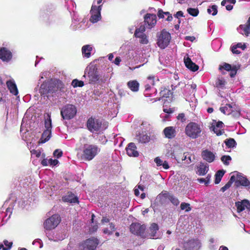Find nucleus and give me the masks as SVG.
Instances as JSON below:
<instances>
[{"mask_svg":"<svg viewBox=\"0 0 250 250\" xmlns=\"http://www.w3.org/2000/svg\"><path fill=\"white\" fill-rule=\"evenodd\" d=\"M62 199L64 202L70 203H78V198L72 193H69L67 195L63 197Z\"/></svg>","mask_w":250,"mask_h":250,"instance_id":"27","label":"nucleus"},{"mask_svg":"<svg viewBox=\"0 0 250 250\" xmlns=\"http://www.w3.org/2000/svg\"><path fill=\"white\" fill-rule=\"evenodd\" d=\"M58 90V87L53 82L43 83L40 87V92L42 95L47 97L53 96V94Z\"/></svg>","mask_w":250,"mask_h":250,"instance_id":"1","label":"nucleus"},{"mask_svg":"<svg viewBox=\"0 0 250 250\" xmlns=\"http://www.w3.org/2000/svg\"><path fill=\"white\" fill-rule=\"evenodd\" d=\"M184 61L185 65L189 69L194 72L197 71L198 69V66L195 63L193 62L188 55L187 57H184Z\"/></svg>","mask_w":250,"mask_h":250,"instance_id":"22","label":"nucleus"},{"mask_svg":"<svg viewBox=\"0 0 250 250\" xmlns=\"http://www.w3.org/2000/svg\"><path fill=\"white\" fill-rule=\"evenodd\" d=\"M232 109H235V104H227L225 106L221 107L220 110L225 114L229 115L232 112Z\"/></svg>","mask_w":250,"mask_h":250,"instance_id":"25","label":"nucleus"},{"mask_svg":"<svg viewBox=\"0 0 250 250\" xmlns=\"http://www.w3.org/2000/svg\"><path fill=\"white\" fill-rule=\"evenodd\" d=\"M100 150V148L96 145L85 144L84 145L83 152L85 156H96Z\"/></svg>","mask_w":250,"mask_h":250,"instance_id":"9","label":"nucleus"},{"mask_svg":"<svg viewBox=\"0 0 250 250\" xmlns=\"http://www.w3.org/2000/svg\"><path fill=\"white\" fill-rule=\"evenodd\" d=\"M121 62V59L120 57H117L115 58L113 62L115 64L119 65Z\"/></svg>","mask_w":250,"mask_h":250,"instance_id":"62","label":"nucleus"},{"mask_svg":"<svg viewBox=\"0 0 250 250\" xmlns=\"http://www.w3.org/2000/svg\"><path fill=\"white\" fill-rule=\"evenodd\" d=\"M157 45L161 49L165 48L169 44L171 40L170 34L166 30H163L157 36Z\"/></svg>","mask_w":250,"mask_h":250,"instance_id":"6","label":"nucleus"},{"mask_svg":"<svg viewBox=\"0 0 250 250\" xmlns=\"http://www.w3.org/2000/svg\"><path fill=\"white\" fill-rule=\"evenodd\" d=\"M126 151L128 156H138L139 155L137 147L133 143H130L128 145L127 147H126Z\"/></svg>","mask_w":250,"mask_h":250,"instance_id":"21","label":"nucleus"},{"mask_svg":"<svg viewBox=\"0 0 250 250\" xmlns=\"http://www.w3.org/2000/svg\"><path fill=\"white\" fill-rule=\"evenodd\" d=\"M176 161L178 163L182 164L183 165L189 164L191 162H194V158L193 159L191 157H176Z\"/></svg>","mask_w":250,"mask_h":250,"instance_id":"28","label":"nucleus"},{"mask_svg":"<svg viewBox=\"0 0 250 250\" xmlns=\"http://www.w3.org/2000/svg\"><path fill=\"white\" fill-rule=\"evenodd\" d=\"M6 85L11 93L15 96L18 94V90L15 82L13 80L7 81L6 82Z\"/></svg>","mask_w":250,"mask_h":250,"instance_id":"24","label":"nucleus"},{"mask_svg":"<svg viewBox=\"0 0 250 250\" xmlns=\"http://www.w3.org/2000/svg\"><path fill=\"white\" fill-rule=\"evenodd\" d=\"M102 5L96 6L93 4L90 10L91 17L90 21L92 23H96L101 19V11Z\"/></svg>","mask_w":250,"mask_h":250,"instance_id":"10","label":"nucleus"},{"mask_svg":"<svg viewBox=\"0 0 250 250\" xmlns=\"http://www.w3.org/2000/svg\"><path fill=\"white\" fill-rule=\"evenodd\" d=\"M101 126L102 121L99 119L90 118L87 121V128L91 132L99 130Z\"/></svg>","mask_w":250,"mask_h":250,"instance_id":"11","label":"nucleus"},{"mask_svg":"<svg viewBox=\"0 0 250 250\" xmlns=\"http://www.w3.org/2000/svg\"><path fill=\"white\" fill-rule=\"evenodd\" d=\"M202 156H214V155L211 151L205 150L202 153Z\"/></svg>","mask_w":250,"mask_h":250,"instance_id":"50","label":"nucleus"},{"mask_svg":"<svg viewBox=\"0 0 250 250\" xmlns=\"http://www.w3.org/2000/svg\"><path fill=\"white\" fill-rule=\"evenodd\" d=\"M99 244L98 240L95 238L87 239L83 244V250H94Z\"/></svg>","mask_w":250,"mask_h":250,"instance_id":"13","label":"nucleus"},{"mask_svg":"<svg viewBox=\"0 0 250 250\" xmlns=\"http://www.w3.org/2000/svg\"><path fill=\"white\" fill-rule=\"evenodd\" d=\"M156 21V16L155 14H147L145 17V22L148 24V28H151Z\"/></svg>","mask_w":250,"mask_h":250,"instance_id":"19","label":"nucleus"},{"mask_svg":"<svg viewBox=\"0 0 250 250\" xmlns=\"http://www.w3.org/2000/svg\"><path fill=\"white\" fill-rule=\"evenodd\" d=\"M167 199L169 200L175 206L178 205L180 203L179 200L177 198L173 196L172 195L170 194L167 191L162 192L158 195L157 198V199L159 200L162 202H165L166 200Z\"/></svg>","mask_w":250,"mask_h":250,"instance_id":"12","label":"nucleus"},{"mask_svg":"<svg viewBox=\"0 0 250 250\" xmlns=\"http://www.w3.org/2000/svg\"><path fill=\"white\" fill-rule=\"evenodd\" d=\"M235 206L238 212H240L245 209L250 210V202L247 199L236 202Z\"/></svg>","mask_w":250,"mask_h":250,"instance_id":"15","label":"nucleus"},{"mask_svg":"<svg viewBox=\"0 0 250 250\" xmlns=\"http://www.w3.org/2000/svg\"><path fill=\"white\" fill-rule=\"evenodd\" d=\"M145 35L146 34H145L144 33L139 32V30H136L135 34H134V36L136 38H141L143 36V35Z\"/></svg>","mask_w":250,"mask_h":250,"instance_id":"56","label":"nucleus"},{"mask_svg":"<svg viewBox=\"0 0 250 250\" xmlns=\"http://www.w3.org/2000/svg\"><path fill=\"white\" fill-rule=\"evenodd\" d=\"M230 71H231V72H230V76L231 78H233V77H234L236 75V73H237L236 67L234 66V67H232Z\"/></svg>","mask_w":250,"mask_h":250,"instance_id":"54","label":"nucleus"},{"mask_svg":"<svg viewBox=\"0 0 250 250\" xmlns=\"http://www.w3.org/2000/svg\"><path fill=\"white\" fill-rule=\"evenodd\" d=\"M92 50V47L91 45H84L82 49L83 56L86 58H89L91 56V52Z\"/></svg>","mask_w":250,"mask_h":250,"instance_id":"26","label":"nucleus"},{"mask_svg":"<svg viewBox=\"0 0 250 250\" xmlns=\"http://www.w3.org/2000/svg\"><path fill=\"white\" fill-rule=\"evenodd\" d=\"M207 11L208 13L211 14L213 16H215L217 13V6L215 5H213L210 8H208Z\"/></svg>","mask_w":250,"mask_h":250,"instance_id":"39","label":"nucleus"},{"mask_svg":"<svg viewBox=\"0 0 250 250\" xmlns=\"http://www.w3.org/2000/svg\"><path fill=\"white\" fill-rule=\"evenodd\" d=\"M177 119L181 121L182 122L186 121V118L184 113H180L177 116Z\"/></svg>","mask_w":250,"mask_h":250,"instance_id":"55","label":"nucleus"},{"mask_svg":"<svg viewBox=\"0 0 250 250\" xmlns=\"http://www.w3.org/2000/svg\"><path fill=\"white\" fill-rule=\"evenodd\" d=\"M211 128L217 136L221 135L223 133H224V131H223L222 130L219 129V128H218L216 126H215V125H212Z\"/></svg>","mask_w":250,"mask_h":250,"instance_id":"43","label":"nucleus"},{"mask_svg":"<svg viewBox=\"0 0 250 250\" xmlns=\"http://www.w3.org/2000/svg\"><path fill=\"white\" fill-rule=\"evenodd\" d=\"M221 160L225 165H229L230 161L231 160V157H221Z\"/></svg>","mask_w":250,"mask_h":250,"instance_id":"49","label":"nucleus"},{"mask_svg":"<svg viewBox=\"0 0 250 250\" xmlns=\"http://www.w3.org/2000/svg\"><path fill=\"white\" fill-rule=\"evenodd\" d=\"M168 12H164L162 10H159L158 13V16L160 18H164V15H168Z\"/></svg>","mask_w":250,"mask_h":250,"instance_id":"57","label":"nucleus"},{"mask_svg":"<svg viewBox=\"0 0 250 250\" xmlns=\"http://www.w3.org/2000/svg\"><path fill=\"white\" fill-rule=\"evenodd\" d=\"M230 114L234 118H238L240 115V108L235 105V109H232V112Z\"/></svg>","mask_w":250,"mask_h":250,"instance_id":"40","label":"nucleus"},{"mask_svg":"<svg viewBox=\"0 0 250 250\" xmlns=\"http://www.w3.org/2000/svg\"><path fill=\"white\" fill-rule=\"evenodd\" d=\"M163 134L166 138L171 139L174 138L177 134L176 130V127L174 126H168L166 127L163 130Z\"/></svg>","mask_w":250,"mask_h":250,"instance_id":"17","label":"nucleus"},{"mask_svg":"<svg viewBox=\"0 0 250 250\" xmlns=\"http://www.w3.org/2000/svg\"><path fill=\"white\" fill-rule=\"evenodd\" d=\"M139 190H141V191H144V187L142 185H139L137 186V188H136L134 189V193L136 196H138L140 194V191Z\"/></svg>","mask_w":250,"mask_h":250,"instance_id":"47","label":"nucleus"},{"mask_svg":"<svg viewBox=\"0 0 250 250\" xmlns=\"http://www.w3.org/2000/svg\"><path fill=\"white\" fill-rule=\"evenodd\" d=\"M175 17L177 18H179V17H184L183 15V12L181 11H178L176 14L174 15Z\"/></svg>","mask_w":250,"mask_h":250,"instance_id":"61","label":"nucleus"},{"mask_svg":"<svg viewBox=\"0 0 250 250\" xmlns=\"http://www.w3.org/2000/svg\"><path fill=\"white\" fill-rule=\"evenodd\" d=\"M154 162L156 163L158 166H162L163 163V161L159 159L158 157H156L154 159Z\"/></svg>","mask_w":250,"mask_h":250,"instance_id":"59","label":"nucleus"},{"mask_svg":"<svg viewBox=\"0 0 250 250\" xmlns=\"http://www.w3.org/2000/svg\"><path fill=\"white\" fill-rule=\"evenodd\" d=\"M155 82V77L153 76H149L147 77V83L151 85H153Z\"/></svg>","mask_w":250,"mask_h":250,"instance_id":"48","label":"nucleus"},{"mask_svg":"<svg viewBox=\"0 0 250 250\" xmlns=\"http://www.w3.org/2000/svg\"><path fill=\"white\" fill-rule=\"evenodd\" d=\"M223 68L227 71H229L232 68L231 65L229 63H225L222 66L220 67V69Z\"/></svg>","mask_w":250,"mask_h":250,"instance_id":"53","label":"nucleus"},{"mask_svg":"<svg viewBox=\"0 0 250 250\" xmlns=\"http://www.w3.org/2000/svg\"><path fill=\"white\" fill-rule=\"evenodd\" d=\"M141 40L140 41V42L142 44H146L148 43V41L147 38V36L146 35H143V36L140 38Z\"/></svg>","mask_w":250,"mask_h":250,"instance_id":"52","label":"nucleus"},{"mask_svg":"<svg viewBox=\"0 0 250 250\" xmlns=\"http://www.w3.org/2000/svg\"><path fill=\"white\" fill-rule=\"evenodd\" d=\"M238 48H240L242 50H244L246 48V46L245 44H242L241 43H238L236 45Z\"/></svg>","mask_w":250,"mask_h":250,"instance_id":"64","label":"nucleus"},{"mask_svg":"<svg viewBox=\"0 0 250 250\" xmlns=\"http://www.w3.org/2000/svg\"><path fill=\"white\" fill-rule=\"evenodd\" d=\"M77 113V109L75 105L68 104L64 106L61 111V114L64 120H70L74 117Z\"/></svg>","mask_w":250,"mask_h":250,"instance_id":"4","label":"nucleus"},{"mask_svg":"<svg viewBox=\"0 0 250 250\" xmlns=\"http://www.w3.org/2000/svg\"><path fill=\"white\" fill-rule=\"evenodd\" d=\"M225 172L226 171L222 169L218 170L216 173L215 175V179L214 181V183L215 184H218L220 182L221 179L223 177V175H224Z\"/></svg>","mask_w":250,"mask_h":250,"instance_id":"35","label":"nucleus"},{"mask_svg":"<svg viewBox=\"0 0 250 250\" xmlns=\"http://www.w3.org/2000/svg\"><path fill=\"white\" fill-rule=\"evenodd\" d=\"M12 57V53L6 48L2 47L0 49V59L3 62L9 61Z\"/></svg>","mask_w":250,"mask_h":250,"instance_id":"18","label":"nucleus"},{"mask_svg":"<svg viewBox=\"0 0 250 250\" xmlns=\"http://www.w3.org/2000/svg\"><path fill=\"white\" fill-rule=\"evenodd\" d=\"M159 227L157 224L153 223L151 224L149 229V235L150 237H154L156 236V233L158 230Z\"/></svg>","mask_w":250,"mask_h":250,"instance_id":"33","label":"nucleus"},{"mask_svg":"<svg viewBox=\"0 0 250 250\" xmlns=\"http://www.w3.org/2000/svg\"><path fill=\"white\" fill-rule=\"evenodd\" d=\"M137 140L140 143H146L149 141L150 137L147 135L142 133L137 137Z\"/></svg>","mask_w":250,"mask_h":250,"instance_id":"34","label":"nucleus"},{"mask_svg":"<svg viewBox=\"0 0 250 250\" xmlns=\"http://www.w3.org/2000/svg\"><path fill=\"white\" fill-rule=\"evenodd\" d=\"M239 32L241 34L246 36H248L250 34V27L246 24L239 26Z\"/></svg>","mask_w":250,"mask_h":250,"instance_id":"30","label":"nucleus"},{"mask_svg":"<svg viewBox=\"0 0 250 250\" xmlns=\"http://www.w3.org/2000/svg\"><path fill=\"white\" fill-rule=\"evenodd\" d=\"M146 229V226L141 225L139 223H132L130 226V230L131 233L141 235Z\"/></svg>","mask_w":250,"mask_h":250,"instance_id":"14","label":"nucleus"},{"mask_svg":"<svg viewBox=\"0 0 250 250\" xmlns=\"http://www.w3.org/2000/svg\"><path fill=\"white\" fill-rule=\"evenodd\" d=\"M82 145H77L76 148V150L78 151L77 155H79L82 152Z\"/></svg>","mask_w":250,"mask_h":250,"instance_id":"63","label":"nucleus"},{"mask_svg":"<svg viewBox=\"0 0 250 250\" xmlns=\"http://www.w3.org/2000/svg\"><path fill=\"white\" fill-rule=\"evenodd\" d=\"M226 81L222 78H218L215 82V86L218 88L223 89L226 84Z\"/></svg>","mask_w":250,"mask_h":250,"instance_id":"36","label":"nucleus"},{"mask_svg":"<svg viewBox=\"0 0 250 250\" xmlns=\"http://www.w3.org/2000/svg\"><path fill=\"white\" fill-rule=\"evenodd\" d=\"M183 152V149L179 145H175L170 147L167 153L168 156H177L181 155Z\"/></svg>","mask_w":250,"mask_h":250,"instance_id":"20","label":"nucleus"},{"mask_svg":"<svg viewBox=\"0 0 250 250\" xmlns=\"http://www.w3.org/2000/svg\"><path fill=\"white\" fill-rule=\"evenodd\" d=\"M63 154L62 151L60 149H57L53 152V156H62Z\"/></svg>","mask_w":250,"mask_h":250,"instance_id":"51","label":"nucleus"},{"mask_svg":"<svg viewBox=\"0 0 250 250\" xmlns=\"http://www.w3.org/2000/svg\"><path fill=\"white\" fill-rule=\"evenodd\" d=\"M85 74H87L89 83H96L99 79L97 68L94 65H90L87 67L85 70ZM85 76V75L83 76V77Z\"/></svg>","mask_w":250,"mask_h":250,"instance_id":"7","label":"nucleus"},{"mask_svg":"<svg viewBox=\"0 0 250 250\" xmlns=\"http://www.w3.org/2000/svg\"><path fill=\"white\" fill-rule=\"evenodd\" d=\"M31 152L32 153V155H36V156H44L45 154L42 152V150H41L39 149H38L37 150H33L31 151Z\"/></svg>","mask_w":250,"mask_h":250,"instance_id":"42","label":"nucleus"},{"mask_svg":"<svg viewBox=\"0 0 250 250\" xmlns=\"http://www.w3.org/2000/svg\"><path fill=\"white\" fill-rule=\"evenodd\" d=\"M235 2V0H223L221 2V5L222 6H225L226 9L230 11L233 8V6L231 4H234Z\"/></svg>","mask_w":250,"mask_h":250,"instance_id":"32","label":"nucleus"},{"mask_svg":"<svg viewBox=\"0 0 250 250\" xmlns=\"http://www.w3.org/2000/svg\"><path fill=\"white\" fill-rule=\"evenodd\" d=\"M233 182H234L233 181H231V177L229 181L224 187H223L221 188V190L222 192L225 191L227 189H228V188H229L230 187L232 183Z\"/></svg>","mask_w":250,"mask_h":250,"instance_id":"45","label":"nucleus"},{"mask_svg":"<svg viewBox=\"0 0 250 250\" xmlns=\"http://www.w3.org/2000/svg\"><path fill=\"white\" fill-rule=\"evenodd\" d=\"M231 174H232L231 181H233L236 187L242 186L247 187L250 186L249 180L242 173L234 171Z\"/></svg>","mask_w":250,"mask_h":250,"instance_id":"3","label":"nucleus"},{"mask_svg":"<svg viewBox=\"0 0 250 250\" xmlns=\"http://www.w3.org/2000/svg\"><path fill=\"white\" fill-rule=\"evenodd\" d=\"M182 210H185L186 211H189L191 210L189 204L186 203H182L180 206Z\"/></svg>","mask_w":250,"mask_h":250,"instance_id":"44","label":"nucleus"},{"mask_svg":"<svg viewBox=\"0 0 250 250\" xmlns=\"http://www.w3.org/2000/svg\"><path fill=\"white\" fill-rule=\"evenodd\" d=\"M61 218L58 214H54L47 219L44 222V228L46 230H51L55 229L60 223Z\"/></svg>","mask_w":250,"mask_h":250,"instance_id":"8","label":"nucleus"},{"mask_svg":"<svg viewBox=\"0 0 250 250\" xmlns=\"http://www.w3.org/2000/svg\"><path fill=\"white\" fill-rule=\"evenodd\" d=\"M226 145L229 147H233L235 144V141L233 139H229L225 141Z\"/></svg>","mask_w":250,"mask_h":250,"instance_id":"46","label":"nucleus"},{"mask_svg":"<svg viewBox=\"0 0 250 250\" xmlns=\"http://www.w3.org/2000/svg\"><path fill=\"white\" fill-rule=\"evenodd\" d=\"M71 84L74 87H82L84 85V83L82 81H79L77 79H75L72 81Z\"/></svg>","mask_w":250,"mask_h":250,"instance_id":"41","label":"nucleus"},{"mask_svg":"<svg viewBox=\"0 0 250 250\" xmlns=\"http://www.w3.org/2000/svg\"><path fill=\"white\" fill-rule=\"evenodd\" d=\"M58 161L57 159H52L51 158H50L48 159L47 158L43 159L42 161V164L44 166H55L57 165L58 164Z\"/></svg>","mask_w":250,"mask_h":250,"instance_id":"29","label":"nucleus"},{"mask_svg":"<svg viewBox=\"0 0 250 250\" xmlns=\"http://www.w3.org/2000/svg\"><path fill=\"white\" fill-rule=\"evenodd\" d=\"M200 247V243L198 240H191L184 244L185 250H198Z\"/></svg>","mask_w":250,"mask_h":250,"instance_id":"16","label":"nucleus"},{"mask_svg":"<svg viewBox=\"0 0 250 250\" xmlns=\"http://www.w3.org/2000/svg\"><path fill=\"white\" fill-rule=\"evenodd\" d=\"M127 86L134 92H137L139 90V84L136 81H129L127 83Z\"/></svg>","mask_w":250,"mask_h":250,"instance_id":"31","label":"nucleus"},{"mask_svg":"<svg viewBox=\"0 0 250 250\" xmlns=\"http://www.w3.org/2000/svg\"><path fill=\"white\" fill-rule=\"evenodd\" d=\"M238 47L236 45H233L231 47V51L233 54H239L240 52L237 50Z\"/></svg>","mask_w":250,"mask_h":250,"instance_id":"58","label":"nucleus"},{"mask_svg":"<svg viewBox=\"0 0 250 250\" xmlns=\"http://www.w3.org/2000/svg\"><path fill=\"white\" fill-rule=\"evenodd\" d=\"M196 173L200 176L205 175L208 171V165L207 163H200L197 166Z\"/></svg>","mask_w":250,"mask_h":250,"instance_id":"23","label":"nucleus"},{"mask_svg":"<svg viewBox=\"0 0 250 250\" xmlns=\"http://www.w3.org/2000/svg\"><path fill=\"white\" fill-rule=\"evenodd\" d=\"M201 132L200 125L194 122L188 124L185 128L186 135L192 139H196L200 136Z\"/></svg>","mask_w":250,"mask_h":250,"instance_id":"2","label":"nucleus"},{"mask_svg":"<svg viewBox=\"0 0 250 250\" xmlns=\"http://www.w3.org/2000/svg\"><path fill=\"white\" fill-rule=\"evenodd\" d=\"M187 11L190 15L193 17H197L199 13V11L197 8H188Z\"/></svg>","mask_w":250,"mask_h":250,"instance_id":"37","label":"nucleus"},{"mask_svg":"<svg viewBox=\"0 0 250 250\" xmlns=\"http://www.w3.org/2000/svg\"><path fill=\"white\" fill-rule=\"evenodd\" d=\"M3 243L5 247H4L2 244L0 243V250H8L11 248L12 245V242H9L7 240H4Z\"/></svg>","mask_w":250,"mask_h":250,"instance_id":"38","label":"nucleus"},{"mask_svg":"<svg viewBox=\"0 0 250 250\" xmlns=\"http://www.w3.org/2000/svg\"><path fill=\"white\" fill-rule=\"evenodd\" d=\"M223 122L219 121L217 123H215L214 125H215V126H216L218 128H219V129H221L223 126Z\"/></svg>","mask_w":250,"mask_h":250,"instance_id":"60","label":"nucleus"},{"mask_svg":"<svg viewBox=\"0 0 250 250\" xmlns=\"http://www.w3.org/2000/svg\"><path fill=\"white\" fill-rule=\"evenodd\" d=\"M44 126L46 129L42 134V137L39 141V143H44L48 141L51 137L52 123L50 116L49 115H47V118L45 119Z\"/></svg>","mask_w":250,"mask_h":250,"instance_id":"5","label":"nucleus"}]
</instances>
